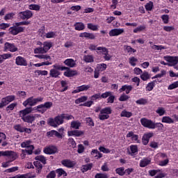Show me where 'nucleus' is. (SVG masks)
<instances>
[{"mask_svg":"<svg viewBox=\"0 0 178 178\" xmlns=\"http://www.w3.org/2000/svg\"><path fill=\"white\" fill-rule=\"evenodd\" d=\"M52 67L49 71V76L54 79H58L60 76V72L59 70L63 71L68 69L67 67H63L58 64H54Z\"/></svg>","mask_w":178,"mask_h":178,"instance_id":"nucleus-1","label":"nucleus"},{"mask_svg":"<svg viewBox=\"0 0 178 178\" xmlns=\"http://www.w3.org/2000/svg\"><path fill=\"white\" fill-rule=\"evenodd\" d=\"M5 156H7L8 160L2 163V168H9L10 163L13 162V161H16V159L18 158L17 153L12 150H10L8 152V155H6Z\"/></svg>","mask_w":178,"mask_h":178,"instance_id":"nucleus-2","label":"nucleus"},{"mask_svg":"<svg viewBox=\"0 0 178 178\" xmlns=\"http://www.w3.org/2000/svg\"><path fill=\"white\" fill-rule=\"evenodd\" d=\"M44 98L40 97L37 98H34V97H30L26 99L23 103L24 106H35L37 104L40 102H42Z\"/></svg>","mask_w":178,"mask_h":178,"instance_id":"nucleus-3","label":"nucleus"},{"mask_svg":"<svg viewBox=\"0 0 178 178\" xmlns=\"http://www.w3.org/2000/svg\"><path fill=\"white\" fill-rule=\"evenodd\" d=\"M50 108H52V102H47L44 104H40L34 108H33V111H37V112H39V113H45L46 111H48V109H50Z\"/></svg>","mask_w":178,"mask_h":178,"instance_id":"nucleus-4","label":"nucleus"},{"mask_svg":"<svg viewBox=\"0 0 178 178\" xmlns=\"http://www.w3.org/2000/svg\"><path fill=\"white\" fill-rule=\"evenodd\" d=\"M15 99H16V97L15 95H8L2 98L0 103V109L3 108V106H6V105L10 104L13 101H15Z\"/></svg>","mask_w":178,"mask_h":178,"instance_id":"nucleus-5","label":"nucleus"},{"mask_svg":"<svg viewBox=\"0 0 178 178\" xmlns=\"http://www.w3.org/2000/svg\"><path fill=\"white\" fill-rule=\"evenodd\" d=\"M140 123L143 127H147V129H152L154 130L155 129V122H152L151 120H148L143 118L140 120Z\"/></svg>","mask_w":178,"mask_h":178,"instance_id":"nucleus-6","label":"nucleus"},{"mask_svg":"<svg viewBox=\"0 0 178 178\" xmlns=\"http://www.w3.org/2000/svg\"><path fill=\"white\" fill-rule=\"evenodd\" d=\"M22 148H26L28 150V155H31L33 151L34 150V146L31 145V140H24L21 143Z\"/></svg>","mask_w":178,"mask_h":178,"instance_id":"nucleus-7","label":"nucleus"},{"mask_svg":"<svg viewBox=\"0 0 178 178\" xmlns=\"http://www.w3.org/2000/svg\"><path fill=\"white\" fill-rule=\"evenodd\" d=\"M33 15V11L30 10L22 11L18 13V16L22 19V20H29V19H31Z\"/></svg>","mask_w":178,"mask_h":178,"instance_id":"nucleus-8","label":"nucleus"},{"mask_svg":"<svg viewBox=\"0 0 178 178\" xmlns=\"http://www.w3.org/2000/svg\"><path fill=\"white\" fill-rule=\"evenodd\" d=\"M164 60L168 62V66H176L178 63V56H164Z\"/></svg>","mask_w":178,"mask_h":178,"instance_id":"nucleus-9","label":"nucleus"},{"mask_svg":"<svg viewBox=\"0 0 178 178\" xmlns=\"http://www.w3.org/2000/svg\"><path fill=\"white\" fill-rule=\"evenodd\" d=\"M4 50L9 51L10 52H17L19 49L14 43L6 42L4 44Z\"/></svg>","mask_w":178,"mask_h":178,"instance_id":"nucleus-10","label":"nucleus"},{"mask_svg":"<svg viewBox=\"0 0 178 178\" xmlns=\"http://www.w3.org/2000/svg\"><path fill=\"white\" fill-rule=\"evenodd\" d=\"M24 31V29L23 27L17 25L10 27L8 30L9 33H10L13 35H17L19 33H23Z\"/></svg>","mask_w":178,"mask_h":178,"instance_id":"nucleus-11","label":"nucleus"},{"mask_svg":"<svg viewBox=\"0 0 178 178\" xmlns=\"http://www.w3.org/2000/svg\"><path fill=\"white\" fill-rule=\"evenodd\" d=\"M123 33H124V29H113L109 31L108 34L110 37H116L123 34Z\"/></svg>","mask_w":178,"mask_h":178,"instance_id":"nucleus-12","label":"nucleus"},{"mask_svg":"<svg viewBox=\"0 0 178 178\" xmlns=\"http://www.w3.org/2000/svg\"><path fill=\"white\" fill-rule=\"evenodd\" d=\"M43 151L44 154L52 155L53 154H56V152H58V147H56V146H49L44 147Z\"/></svg>","mask_w":178,"mask_h":178,"instance_id":"nucleus-13","label":"nucleus"},{"mask_svg":"<svg viewBox=\"0 0 178 178\" xmlns=\"http://www.w3.org/2000/svg\"><path fill=\"white\" fill-rule=\"evenodd\" d=\"M61 164L65 168H74V166L76 165V162L67 159L61 161Z\"/></svg>","mask_w":178,"mask_h":178,"instance_id":"nucleus-14","label":"nucleus"},{"mask_svg":"<svg viewBox=\"0 0 178 178\" xmlns=\"http://www.w3.org/2000/svg\"><path fill=\"white\" fill-rule=\"evenodd\" d=\"M15 63L17 66H27V60L20 56L15 58Z\"/></svg>","mask_w":178,"mask_h":178,"instance_id":"nucleus-15","label":"nucleus"},{"mask_svg":"<svg viewBox=\"0 0 178 178\" xmlns=\"http://www.w3.org/2000/svg\"><path fill=\"white\" fill-rule=\"evenodd\" d=\"M33 108L31 107L26 108L24 110H22L19 111V116L22 118V119H24V118L26 117V115H29V113H31L33 112Z\"/></svg>","mask_w":178,"mask_h":178,"instance_id":"nucleus-16","label":"nucleus"},{"mask_svg":"<svg viewBox=\"0 0 178 178\" xmlns=\"http://www.w3.org/2000/svg\"><path fill=\"white\" fill-rule=\"evenodd\" d=\"M90 85H82L76 88V90L72 91V94H77L78 92H81L82 91H87L90 89Z\"/></svg>","mask_w":178,"mask_h":178,"instance_id":"nucleus-17","label":"nucleus"},{"mask_svg":"<svg viewBox=\"0 0 178 178\" xmlns=\"http://www.w3.org/2000/svg\"><path fill=\"white\" fill-rule=\"evenodd\" d=\"M84 132L83 131L74 130V131H68L67 135L69 137L74 136V137H80V136H83Z\"/></svg>","mask_w":178,"mask_h":178,"instance_id":"nucleus-18","label":"nucleus"},{"mask_svg":"<svg viewBox=\"0 0 178 178\" xmlns=\"http://www.w3.org/2000/svg\"><path fill=\"white\" fill-rule=\"evenodd\" d=\"M154 136V134L152 133H148L143 135L142 138V143L143 145H147L148 143H149V138Z\"/></svg>","mask_w":178,"mask_h":178,"instance_id":"nucleus-19","label":"nucleus"},{"mask_svg":"<svg viewBox=\"0 0 178 178\" xmlns=\"http://www.w3.org/2000/svg\"><path fill=\"white\" fill-rule=\"evenodd\" d=\"M64 64L65 66H68V67H76V66H77V64L76 63V60H74L72 58L66 59L64 61Z\"/></svg>","mask_w":178,"mask_h":178,"instance_id":"nucleus-20","label":"nucleus"},{"mask_svg":"<svg viewBox=\"0 0 178 178\" xmlns=\"http://www.w3.org/2000/svg\"><path fill=\"white\" fill-rule=\"evenodd\" d=\"M151 163V159H148L147 157L143 158L140 160L139 166L140 168H145V166H148Z\"/></svg>","mask_w":178,"mask_h":178,"instance_id":"nucleus-21","label":"nucleus"},{"mask_svg":"<svg viewBox=\"0 0 178 178\" xmlns=\"http://www.w3.org/2000/svg\"><path fill=\"white\" fill-rule=\"evenodd\" d=\"M79 37H81V38H88L89 40L95 39V35L93 33H90L87 32L80 33Z\"/></svg>","mask_w":178,"mask_h":178,"instance_id":"nucleus-22","label":"nucleus"},{"mask_svg":"<svg viewBox=\"0 0 178 178\" xmlns=\"http://www.w3.org/2000/svg\"><path fill=\"white\" fill-rule=\"evenodd\" d=\"M130 151L129 154L131 156H134V155H137L138 154V147L136 145H131L130 146Z\"/></svg>","mask_w":178,"mask_h":178,"instance_id":"nucleus-23","label":"nucleus"},{"mask_svg":"<svg viewBox=\"0 0 178 178\" xmlns=\"http://www.w3.org/2000/svg\"><path fill=\"white\" fill-rule=\"evenodd\" d=\"M65 70H67L64 72V76H65V77H73V76L77 74V71L71 70L69 67L65 69Z\"/></svg>","mask_w":178,"mask_h":178,"instance_id":"nucleus-24","label":"nucleus"},{"mask_svg":"<svg viewBox=\"0 0 178 178\" xmlns=\"http://www.w3.org/2000/svg\"><path fill=\"white\" fill-rule=\"evenodd\" d=\"M133 90V86L129 85L122 86V88L120 89V92H123L125 91L126 94H130V91Z\"/></svg>","mask_w":178,"mask_h":178,"instance_id":"nucleus-25","label":"nucleus"},{"mask_svg":"<svg viewBox=\"0 0 178 178\" xmlns=\"http://www.w3.org/2000/svg\"><path fill=\"white\" fill-rule=\"evenodd\" d=\"M47 136L49 137H54V136H55V137H57L58 138H62V134H60L59 132H58L57 131L55 130H51L49 132H47Z\"/></svg>","mask_w":178,"mask_h":178,"instance_id":"nucleus-26","label":"nucleus"},{"mask_svg":"<svg viewBox=\"0 0 178 178\" xmlns=\"http://www.w3.org/2000/svg\"><path fill=\"white\" fill-rule=\"evenodd\" d=\"M12 58V54L9 53L0 54V64L3 63L6 59H10Z\"/></svg>","mask_w":178,"mask_h":178,"instance_id":"nucleus-27","label":"nucleus"},{"mask_svg":"<svg viewBox=\"0 0 178 178\" xmlns=\"http://www.w3.org/2000/svg\"><path fill=\"white\" fill-rule=\"evenodd\" d=\"M52 47V43L49 42H44L42 44V47L43 48V51H44V53L47 54L49 49H51V47Z\"/></svg>","mask_w":178,"mask_h":178,"instance_id":"nucleus-28","label":"nucleus"},{"mask_svg":"<svg viewBox=\"0 0 178 178\" xmlns=\"http://www.w3.org/2000/svg\"><path fill=\"white\" fill-rule=\"evenodd\" d=\"M162 123H167L168 124H172L175 123V120L169 116H164L161 119Z\"/></svg>","mask_w":178,"mask_h":178,"instance_id":"nucleus-29","label":"nucleus"},{"mask_svg":"<svg viewBox=\"0 0 178 178\" xmlns=\"http://www.w3.org/2000/svg\"><path fill=\"white\" fill-rule=\"evenodd\" d=\"M74 26L77 31H81L86 29V26L82 22H76Z\"/></svg>","mask_w":178,"mask_h":178,"instance_id":"nucleus-30","label":"nucleus"},{"mask_svg":"<svg viewBox=\"0 0 178 178\" xmlns=\"http://www.w3.org/2000/svg\"><path fill=\"white\" fill-rule=\"evenodd\" d=\"M35 58L38 59H43V60H47V62H51V56L44 54H38L35 55Z\"/></svg>","mask_w":178,"mask_h":178,"instance_id":"nucleus-31","label":"nucleus"},{"mask_svg":"<svg viewBox=\"0 0 178 178\" xmlns=\"http://www.w3.org/2000/svg\"><path fill=\"white\" fill-rule=\"evenodd\" d=\"M83 60L86 63H92V62H94V56L85 55L83 56Z\"/></svg>","mask_w":178,"mask_h":178,"instance_id":"nucleus-32","label":"nucleus"},{"mask_svg":"<svg viewBox=\"0 0 178 178\" xmlns=\"http://www.w3.org/2000/svg\"><path fill=\"white\" fill-rule=\"evenodd\" d=\"M22 120L26 123H33L35 120V117L34 115H26Z\"/></svg>","mask_w":178,"mask_h":178,"instance_id":"nucleus-33","label":"nucleus"},{"mask_svg":"<svg viewBox=\"0 0 178 178\" xmlns=\"http://www.w3.org/2000/svg\"><path fill=\"white\" fill-rule=\"evenodd\" d=\"M80 126H81V122L79 121H72L71 122L72 129H75V130H79L80 129Z\"/></svg>","mask_w":178,"mask_h":178,"instance_id":"nucleus-34","label":"nucleus"},{"mask_svg":"<svg viewBox=\"0 0 178 178\" xmlns=\"http://www.w3.org/2000/svg\"><path fill=\"white\" fill-rule=\"evenodd\" d=\"M91 155H95V158H96V159H101V158H102V154L97 149H92L91 152Z\"/></svg>","mask_w":178,"mask_h":178,"instance_id":"nucleus-35","label":"nucleus"},{"mask_svg":"<svg viewBox=\"0 0 178 178\" xmlns=\"http://www.w3.org/2000/svg\"><path fill=\"white\" fill-rule=\"evenodd\" d=\"M120 116L121 118H131V116H133V113H131V112L124 110L121 112Z\"/></svg>","mask_w":178,"mask_h":178,"instance_id":"nucleus-36","label":"nucleus"},{"mask_svg":"<svg viewBox=\"0 0 178 178\" xmlns=\"http://www.w3.org/2000/svg\"><path fill=\"white\" fill-rule=\"evenodd\" d=\"M96 69L100 73L101 72H104V70H106V64L105 63L98 64Z\"/></svg>","mask_w":178,"mask_h":178,"instance_id":"nucleus-37","label":"nucleus"},{"mask_svg":"<svg viewBox=\"0 0 178 178\" xmlns=\"http://www.w3.org/2000/svg\"><path fill=\"white\" fill-rule=\"evenodd\" d=\"M49 65H52V62L44 61L40 63L34 64V66H35V67H41V66H49Z\"/></svg>","mask_w":178,"mask_h":178,"instance_id":"nucleus-38","label":"nucleus"},{"mask_svg":"<svg viewBox=\"0 0 178 178\" xmlns=\"http://www.w3.org/2000/svg\"><path fill=\"white\" fill-rule=\"evenodd\" d=\"M92 168V163L86 164L82 166L81 171L83 172V173H84V172H87L88 170H91Z\"/></svg>","mask_w":178,"mask_h":178,"instance_id":"nucleus-39","label":"nucleus"},{"mask_svg":"<svg viewBox=\"0 0 178 178\" xmlns=\"http://www.w3.org/2000/svg\"><path fill=\"white\" fill-rule=\"evenodd\" d=\"M29 10H36L38 11L40 9H41V6L38 4H30L29 6Z\"/></svg>","mask_w":178,"mask_h":178,"instance_id":"nucleus-40","label":"nucleus"},{"mask_svg":"<svg viewBox=\"0 0 178 178\" xmlns=\"http://www.w3.org/2000/svg\"><path fill=\"white\" fill-rule=\"evenodd\" d=\"M56 173L58 175V177H60V176H64L66 177L67 176V173L66 172V171H65L62 168H58L56 170Z\"/></svg>","mask_w":178,"mask_h":178,"instance_id":"nucleus-41","label":"nucleus"},{"mask_svg":"<svg viewBox=\"0 0 178 178\" xmlns=\"http://www.w3.org/2000/svg\"><path fill=\"white\" fill-rule=\"evenodd\" d=\"M100 112L104 115H111V113H112V108H111V107H106L102 109Z\"/></svg>","mask_w":178,"mask_h":178,"instance_id":"nucleus-42","label":"nucleus"},{"mask_svg":"<svg viewBox=\"0 0 178 178\" xmlns=\"http://www.w3.org/2000/svg\"><path fill=\"white\" fill-rule=\"evenodd\" d=\"M54 119L56 120V123L57 124V126H59L63 123V117L62 114L56 117Z\"/></svg>","mask_w":178,"mask_h":178,"instance_id":"nucleus-43","label":"nucleus"},{"mask_svg":"<svg viewBox=\"0 0 178 178\" xmlns=\"http://www.w3.org/2000/svg\"><path fill=\"white\" fill-rule=\"evenodd\" d=\"M140 79L143 81H147L149 79V74L148 72L145 71L141 75H140Z\"/></svg>","mask_w":178,"mask_h":178,"instance_id":"nucleus-44","label":"nucleus"},{"mask_svg":"<svg viewBox=\"0 0 178 178\" xmlns=\"http://www.w3.org/2000/svg\"><path fill=\"white\" fill-rule=\"evenodd\" d=\"M151 48L154 51H162V49H166V47H165V46L156 45V44H154L151 46Z\"/></svg>","mask_w":178,"mask_h":178,"instance_id":"nucleus-45","label":"nucleus"},{"mask_svg":"<svg viewBox=\"0 0 178 178\" xmlns=\"http://www.w3.org/2000/svg\"><path fill=\"white\" fill-rule=\"evenodd\" d=\"M97 51H97V54L99 55H101V54H102V55H104L105 53H106L108 51V49H106V47H99L97 48Z\"/></svg>","mask_w":178,"mask_h":178,"instance_id":"nucleus-46","label":"nucleus"},{"mask_svg":"<svg viewBox=\"0 0 178 178\" xmlns=\"http://www.w3.org/2000/svg\"><path fill=\"white\" fill-rule=\"evenodd\" d=\"M48 124L51 126L52 127H58V124H56V121L55 118H49L47 121Z\"/></svg>","mask_w":178,"mask_h":178,"instance_id":"nucleus-47","label":"nucleus"},{"mask_svg":"<svg viewBox=\"0 0 178 178\" xmlns=\"http://www.w3.org/2000/svg\"><path fill=\"white\" fill-rule=\"evenodd\" d=\"M35 159L36 161H39L40 162H42V163H43L44 165H45V163H47V159L45 158V156H37Z\"/></svg>","mask_w":178,"mask_h":178,"instance_id":"nucleus-48","label":"nucleus"},{"mask_svg":"<svg viewBox=\"0 0 178 178\" xmlns=\"http://www.w3.org/2000/svg\"><path fill=\"white\" fill-rule=\"evenodd\" d=\"M115 173L119 175V176H124V168L120 167L115 169Z\"/></svg>","mask_w":178,"mask_h":178,"instance_id":"nucleus-49","label":"nucleus"},{"mask_svg":"<svg viewBox=\"0 0 178 178\" xmlns=\"http://www.w3.org/2000/svg\"><path fill=\"white\" fill-rule=\"evenodd\" d=\"M15 106H17V103L15 102L10 104L6 108V112H10V111H13Z\"/></svg>","mask_w":178,"mask_h":178,"instance_id":"nucleus-50","label":"nucleus"},{"mask_svg":"<svg viewBox=\"0 0 178 178\" xmlns=\"http://www.w3.org/2000/svg\"><path fill=\"white\" fill-rule=\"evenodd\" d=\"M136 103L138 105H146V104H148V100L147 99L141 98L136 100Z\"/></svg>","mask_w":178,"mask_h":178,"instance_id":"nucleus-51","label":"nucleus"},{"mask_svg":"<svg viewBox=\"0 0 178 178\" xmlns=\"http://www.w3.org/2000/svg\"><path fill=\"white\" fill-rule=\"evenodd\" d=\"M145 29V26L140 25V26H138L137 28H136L135 29H134V33L137 34V33H141V31H144Z\"/></svg>","mask_w":178,"mask_h":178,"instance_id":"nucleus-52","label":"nucleus"},{"mask_svg":"<svg viewBox=\"0 0 178 178\" xmlns=\"http://www.w3.org/2000/svg\"><path fill=\"white\" fill-rule=\"evenodd\" d=\"M87 99H88L87 96H82L75 100V104H81V102H86V101H87Z\"/></svg>","mask_w":178,"mask_h":178,"instance_id":"nucleus-53","label":"nucleus"},{"mask_svg":"<svg viewBox=\"0 0 178 178\" xmlns=\"http://www.w3.org/2000/svg\"><path fill=\"white\" fill-rule=\"evenodd\" d=\"M88 29L89 30H92V31H97L98 30V25H94L93 24L89 23L87 24Z\"/></svg>","mask_w":178,"mask_h":178,"instance_id":"nucleus-54","label":"nucleus"},{"mask_svg":"<svg viewBox=\"0 0 178 178\" xmlns=\"http://www.w3.org/2000/svg\"><path fill=\"white\" fill-rule=\"evenodd\" d=\"M68 144L70 147H72V148H76L77 145L76 144V141H74V139H73L72 138H70L68 139Z\"/></svg>","mask_w":178,"mask_h":178,"instance_id":"nucleus-55","label":"nucleus"},{"mask_svg":"<svg viewBox=\"0 0 178 178\" xmlns=\"http://www.w3.org/2000/svg\"><path fill=\"white\" fill-rule=\"evenodd\" d=\"M124 51H127L129 54H132V52L133 53L137 52V51L136 49H134L131 47L127 46V45L124 46Z\"/></svg>","mask_w":178,"mask_h":178,"instance_id":"nucleus-56","label":"nucleus"},{"mask_svg":"<svg viewBox=\"0 0 178 178\" xmlns=\"http://www.w3.org/2000/svg\"><path fill=\"white\" fill-rule=\"evenodd\" d=\"M156 112L159 115V116H163L166 111L163 107H159L157 108Z\"/></svg>","mask_w":178,"mask_h":178,"instance_id":"nucleus-57","label":"nucleus"},{"mask_svg":"<svg viewBox=\"0 0 178 178\" xmlns=\"http://www.w3.org/2000/svg\"><path fill=\"white\" fill-rule=\"evenodd\" d=\"M146 10L151 11L154 8V3L152 1H149V3H146L145 6Z\"/></svg>","mask_w":178,"mask_h":178,"instance_id":"nucleus-58","label":"nucleus"},{"mask_svg":"<svg viewBox=\"0 0 178 178\" xmlns=\"http://www.w3.org/2000/svg\"><path fill=\"white\" fill-rule=\"evenodd\" d=\"M33 163L34 166H35V168H37L38 169V173H40V172H41V170L42 169V164H41L40 161H35Z\"/></svg>","mask_w":178,"mask_h":178,"instance_id":"nucleus-59","label":"nucleus"},{"mask_svg":"<svg viewBox=\"0 0 178 178\" xmlns=\"http://www.w3.org/2000/svg\"><path fill=\"white\" fill-rule=\"evenodd\" d=\"M14 129L15 130H17V131H19V133H24V127L20 124L15 125Z\"/></svg>","mask_w":178,"mask_h":178,"instance_id":"nucleus-60","label":"nucleus"},{"mask_svg":"<svg viewBox=\"0 0 178 178\" xmlns=\"http://www.w3.org/2000/svg\"><path fill=\"white\" fill-rule=\"evenodd\" d=\"M38 74V76H47L48 75V71L47 70H36L35 72Z\"/></svg>","mask_w":178,"mask_h":178,"instance_id":"nucleus-61","label":"nucleus"},{"mask_svg":"<svg viewBox=\"0 0 178 178\" xmlns=\"http://www.w3.org/2000/svg\"><path fill=\"white\" fill-rule=\"evenodd\" d=\"M137 62H138V60L135 57H131L129 58V63L131 65V66H136L137 65Z\"/></svg>","mask_w":178,"mask_h":178,"instance_id":"nucleus-62","label":"nucleus"},{"mask_svg":"<svg viewBox=\"0 0 178 178\" xmlns=\"http://www.w3.org/2000/svg\"><path fill=\"white\" fill-rule=\"evenodd\" d=\"M175 88H178V81L172 83L168 87V90H175Z\"/></svg>","mask_w":178,"mask_h":178,"instance_id":"nucleus-63","label":"nucleus"},{"mask_svg":"<svg viewBox=\"0 0 178 178\" xmlns=\"http://www.w3.org/2000/svg\"><path fill=\"white\" fill-rule=\"evenodd\" d=\"M95 178H108V175L102 173H97Z\"/></svg>","mask_w":178,"mask_h":178,"instance_id":"nucleus-64","label":"nucleus"}]
</instances>
